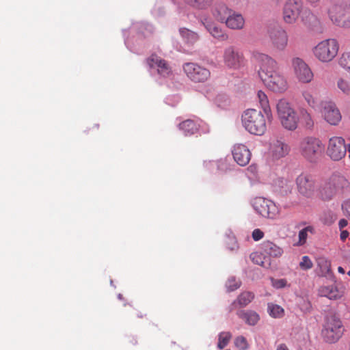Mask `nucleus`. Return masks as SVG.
I'll list each match as a JSON object with an SVG mask.
<instances>
[{
  "instance_id": "864d4df0",
  "label": "nucleus",
  "mask_w": 350,
  "mask_h": 350,
  "mask_svg": "<svg viewBox=\"0 0 350 350\" xmlns=\"http://www.w3.org/2000/svg\"><path fill=\"white\" fill-rule=\"evenodd\" d=\"M348 225V221L345 219H341L338 222V228L340 230H343Z\"/></svg>"
},
{
  "instance_id": "5701e85b",
  "label": "nucleus",
  "mask_w": 350,
  "mask_h": 350,
  "mask_svg": "<svg viewBox=\"0 0 350 350\" xmlns=\"http://www.w3.org/2000/svg\"><path fill=\"white\" fill-rule=\"evenodd\" d=\"M224 23L230 29L241 30L245 27V19L241 13L232 10Z\"/></svg>"
},
{
  "instance_id": "4d7b16f0",
  "label": "nucleus",
  "mask_w": 350,
  "mask_h": 350,
  "mask_svg": "<svg viewBox=\"0 0 350 350\" xmlns=\"http://www.w3.org/2000/svg\"><path fill=\"white\" fill-rule=\"evenodd\" d=\"M338 271L342 274H344L345 273V269L342 267H338Z\"/></svg>"
},
{
  "instance_id": "f3484780",
  "label": "nucleus",
  "mask_w": 350,
  "mask_h": 350,
  "mask_svg": "<svg viewBox=\"0 0 350 350\" xmlns=\"http://www.w3.org/2000/svg\"><path fill=\"white\" fill-rule=\"evenodd\" d=\"M269 38L273 47L278 51H284L288 46V33L282 27H278L271 30L269 32Z\"/></svg>"
},
{
  "instance_id": "f8f14e48",
  "label": "nucleus",
  "mask_w": 350,
  "mask_h": 350,
  "mask_svg": "<svg viewBox=\"0 0 350 350\" xmlns=\"http://www.w3.org/2000/svg\"><path fill=\"white\" fill-rule=\"evenodd\" d=\"M252 206L256 212L263 217L275 219L279 215V208L271 200L258 197L254 199Z\"/></svg>"
},
{
  "instance_id": "49530a36",
  "label": "nucleus",
  "mask_w": 350,
  "mask_h": 350,
  "mask_svg": "<svg viewBox=\"0 0 350 350\" xmlns=\"http://www.w3.org/2000/svg\"><path fill=\"white\" fill-rule=\"evenodd\" d=\"M240 284L239 281L236 280L234 277H231L228 278L226 282V288L229 291H233L240 286Z\"/></svg>"
},
{
  "instance_id": "ddd939ff",
  "label": "nucleus",
  "mask_w": 350,
  "mask_h": 350,
  "mask_svg": "<svg viewBox=\"0 0 350 350\" xmlns=\"http://www.w3.org/2000/svg\"><path fill=\"white\" fill-rule=\"evenodd\" d=\"M183 68L187 77L194 83H203L211 77L210 70L197 63H185Z\"/></svg>"
},
{
  "instance_id": "393cba45",
  "label": "nucleus",
  "mask_w": 350,
  "mask_h": 350,
  "mask_svg": "<svg viewBox=\"0 0 350 350\" xmlns=\"http://www.w3.org/2000/svg\"><path fill=\"white\" fill-rule=\"evenodd\" d=\"M315 271L319 276L326 277L329 275L331 273L330 261L323 256L317 258Z\"/></svg>"
},
{
  "instance_id": "052dcab7",
  "label": "nucleus",
  "mask_w": 350,
  "mask_h": 350,
  "mask_svg": "<svg viewBox=\"0 0 350 350\" xmlns=\"http://www.w3.org/2000/svg\"><path fill=\"white\" fill-rule=\"evenodd\" d=\"M302 21H303L304 22H305V19H304V16H302Z\"/></svg>"
},
{
  "instance_id": "0e129e2a",
  "label": "nucleus",
  "mask_w": 350,
  "mask_h": 350,
  "mask_svg": "<svg viewBox=\"0 0 350 350\" xmlns=\"http://www.w3.org/2000/svg\"><path fill=\"white\" fill-rule=\"evenodd\" d=\"M118 297H119L120 299H121V295H118Z\"/></svg>"
},
{
  "instance_id": "e433bc0d",
  "label": "nucleus",
  "mask_w": 350,
  "mask_h": 350,
  "mask_svg": "<svg viewBox=\"0 0 350 350\" xmlns=\"http://www.w3.org/2000/svg\"><path fill=\"white\" fill-rule=\"evenodd\" d=\"M314 232V229L312 226H308L304 228L301 229L299 232L298 234V242L297 243V245L301 246L304 245L307 241L308 237L309 234H313Z\"/></svg>"
},
{
  "instance_id": "f03ea898",
  "label": "nucleus",
  "mask_w": 350,
  "mask_h": 350,
  "mask_svg": "<svg viewBox=\"0 0 350 350\" xmlns=\"http://www.w3.org/2000/svg\"><path fill=\"white\" fill-rule=\"evenodd\" d=\"M265 114L256 109H247L241 115L244 129L250 134L262 136L267 129Z\"/></svg>"
},
{
  "instance_id": "7c9ffc66",
  "label": "nucleus",
  "mask_w": 350,
  "mask_h": 350,
  "mask_svg": "<svg viewBox=\"0 0 350 350\" xmlns=\"http://www.w3.org/2000/svg\"><path fill=\"white\" fill-rule=\"evenodd\" d=\"M199 125L192 120H187L179 124L180 130L183 131L185 135H191L196 133L198 130Z\"/></svg>"
},
{
  "instance_id": "cd10ccee",
  "label": "nucleus",
  "mask_w": 350,
  "mask_h": 350,
  "mask_svg": "<svg viewBox=\"0 0 350 350\" xmlns=\"http://www.w3.org/2000/svg\"><path fill=\"white\" fill-rule=\"evenodd\" d=\"M257 98L258 103L264 113L268 119L271 118L272 117V113L267 94L263 91L259 90L257 92Z\"/></svg>"
},
{
  "instance_id": "1a4fd4ad",
  "label": "nucleus",
  "mask_w": 350,
  "mask_h": 350,
  "mask_svg": "<svg viewBox=\"0 0 350 350\" xmlns=\"http://www.w3.org/2000/svg\"><path fill=\"white\" fill-rule=\"evenodd\" d=\"M222 57L224 66L230 70H239L245 67L247 64L243 53L234 46L226 47Z\"/></svg>"
},
{
  "instance_id": "58836bf2",
  "label": "nucleus",
  "mask_w": 350,
  "mask_h": 350,
  "mask_svg": "<svg viewBox=\"0 0 350 350\" xmlns=\"http://www.w3.org/2000/svg\"><path fill=\"white\" fill-rule=\"evenodd\" d=\"M232 338V334L229 332H222L218 336L217 347L219 349H223L229 343Z\"/></svg>"
},
{
  "instance_id": "5fc2aeb1",
  "label": "nucleus",
  "mask_w": 350,
  "mask_h": 350,
  "mask_svg": "<svg viewBox=\"0 0 350 350\" xmlns=\"http://www.w3.org/2000/svg\"><path fill=\"white\" fill-rule=\"evenodd\" d=\"M256 171H257L256 166L253 165L249 166L247 169V174H249L250 173V174L254 175L256 174Z\"/></svg>"
},
{
  "instance_id": "bb28decb",
  "label": "nucleus",
  "mask_w": 350,
  "mask_h": 350,
  "mask_svg": "<svg viewBox=\"0 0 350 350\" xmlns=\"http://www.w3.org/2000/svg\"><path fill=\"white\" fill-rule=\"evenodd\" d=\"M318 293L319 296L329 299H337L342 296V293L334 285L322 286L319 288Z\"/></svg>"
},
{
  "instance_id": "6e6552de",
  "label": "nucleus",
  "mask_w": 350,
  "mask_h": 350,
  "mask_svg": "<svg viewBox=\"0 0 350 350\" xmlns=\"http://www.w3.org/2000/svg\"><path fill=\"white\" fill-rule=\"evenodd\" d=\"M306 17H313L308 10H304L302 0H286L282 10V18L285 23L292 25L297 22L301 14Z\"/></svg>"
},
{
  "instance_id": "09e8293b",
  "label": "nucleus",
  "mask_w": 350,
  "mask_h": 350,
  "mask_svg": "<svg viewBox=\"0 0 350 350\" xmlns=\"http://www.w3.org/2000/svg\"><path fill=\"white\" fill-rule=\"evenodd\" d=\"M215 103L221 107H224L228 103V99L226 95L219 94L215 99Z\"/></svg>"
},
{
  "instance_id": "f704fd0d",
  "label": "nucleus",
  "mask_w": 350,
  "mask_h": 350,
  "mask_svg": "<svg viewBox=\"0 0 350 350\" xmlns=\"http://www.w3.org/2000/svg\"><path fill=\"white\" fill-rule=\"evenodd\" d=\"M299 121L307 128L311 129L314 125V121L310 113L306 109H301L299 111Z\"/></svg>"
},
{
  "instance_id": "603ef678",
  "label": "nucleus",
  "mask_w": 350,
  "mask_h": 350,
  "mask_svg": "<svg viewBox=\"0 0 350 350\" xmlns=\"http://www.w3.org/2000/svg\"><path fill=\"white\" fill-rule=\"evenodd\" d=\"M340 230V239L342 241H345L347 237L349 235V232L347 230Z\"/></svg>"
},
{
  "instance_id": "e2e57ef3",
  "label": "nucleus",
  "mask_w": 350,
  "mask_h": 350,
  "mask_svg": "<svg viewBox=\"0 0 350 350\" xmlns=\"http://www.w3.org/2000/svg\"><path fill=\"white\" fill-rule=\"evenodd\" d=\"M347 274L350 276V271L347 272Z\"/></svg>"
},
{
  "instance_id": "a878e982",
  "label": "nucleus",
  "mask_w": 350,
  "mask_h": 350,
  "mask_svg": "<svg viewBox=\"0 0 350 350\" xmlns=\"http://www.w3.org/2000/svg\"><path fill=\"white\" fill-rule=\"evenodd\" d=\"M232 11L224 4H218L215 5L211 9V12L213 16L219 22L224 23L228 16Z\"/></svg>"
},
{
  "instance_id": "423d86ee",
  "label": "nucleus",
  "mask_w": 350,
  "mask_h": 350,
  "mask_svg": "<svg viewBox=\"0 0 350 350\" xmlns=\"http://www.w3.org/2000/svg\"><path fill=\"white\" fill-rule=\"evenodd\" d=\"M276 110L278 119L285 129L294 131L297 128L299 116L287 99H280L276 104Z\"/></svg>"
},
{
  "instance_id": "a211bd4d",
  "label": "nucleus",
  "mask_w": 350,
  "mask_h": 350,
  "mask_svg": "<svg viewBox=\"0 0 350 350\" xmlns=\"http://www.w3.org/2000/svg\"><path fill=\"white\" fill-rule=\"evenodd\" d=\"M301 100L310 108L317 110L323 104L317 90L311 86H308L301 91Z\"/></svg>"
},
{
  "instance_id": "bf43d9fd",
  "label": "nucleus",
  "mask_w": 350,
  "mask_h": 350,
  "mask_svg": "<svg viewBox=\"0 0 350 350\" xmlns=\"http://www.w3.org/2000/svg\"><path fill=\"white\" fill-rule=\"evenodd\" d=\"M310 3H316L319 2L320 0H306Z\"/></svg>"
},
{
  "instance_id": "ea45409f",
  "label": "nucleus",
  "mask_w": 350,
  "mask_h": 350,
  "mask_svg": "<svg viewBox=\"0 0 350 350\" xmlns=\"http://www.w3.org/2000/svg\"><path fill=\"white\" fill-rule=\"evenodd\" d=\"M339 66L350 73V52H344L338 59Z\"/></svg>"
},
{
  "instance_id": "a19ab883",
  "label": "nucleus",
  "mask_w": 350,
  "mask_h": 350,
  "mask_svg": "<svg viewBox=\"0 0 350 350\" xmlns=\"http://www.w3.org/2000/svg\"><path fill=\"white\" fill-rule=\"evenodd\" d=\"M274 185L275 187L287 191L291 186V181L287 178H278L275 180Z\"/></svg>"
},
{
  "instance_id": "473e14b6",
  "label": "nucleus",
  "mask_w": 350,
  "mask_h": 350,
  "mask_svg": "<svg viewBox=\"0 0 350 350\" xmlns=\"http://www.w3.org/2000/svg\"><path fill=\"white\" fill-rule=\"evenodd\" d=\"M336 85L339 92L346 96L350 97V80L345 77H338Z\"/></svg>"
},
{
  "instance_id": "c85d7f7f",
  "label": "nucleus",
  "mask_w": 350,
  "mask_h": 350,
  "mask_svg": "<svg viewBox=\"0 0 350 350\" xmlns=\"http://www.w3.org/2000/svg\"><path fill=\"white\" fill-rule=\"evenodd\" d=\"M252 262L265 268H269L271 266L270 258L265 256V254L261 252H253L250 255Z\"/></svg>"
},
{
  "instance_id": "20e7f679",
  "label": "nucleus",
  "mask_w": 350,
  "mask_h": 350,
  "mask_svg": "<svg viewBox=\"0 0 350 350\" xmlns=\"http://www.w3.org/2000/svg\"><path fill=\"white\" fill-rule=\"evenodd\" d=\"M339 43L334 38H327L319 42L312 49V53L319 62L328 64L338 55Z\"/></svg>"
},
{
  "instance_id": "c756f323",
  "label": "nucleus",
  "mask_w": 350,
  "mask_h": 350,
  "mask_svg": "<svg viewBox=\"0 0 350 350\" xmlns=\"http://www.w3.org/2000/svg\"><path fill=\"white\" fill-rule=\"evenodd\" d=\"M239 318L242 319L250 325H255L259 321V315L254 311H239L237 312Z\"/></svg>"
},
{
  "instance_id": "c9c22d12",
  "label": "nucleus",
  "mask_w": 350,
  "mask_h": 350,
  "mask_svg": "<svg viewBox=\"0 0 350 350\" xmlns=\"http://www.w3.org/2000/svg\"><path fill=\"white\" fill-rule=\"evenodd\" d=\"M254 296L252 293L251 292H243L237 298V301H234L232 304V308H230V310H233L234 306L237 304V303L240 306H245L249 303L252 301V300L254 299Z\"/></svg>"
},
{
  "instance_id": "b1692460",
  "label": "nucleus",
  "mask_w": 350,
  "mask_h": 350,
  "mask_svg": "<svg viewBox=\"0 0 350 350\" xmlns=\"http://www.w3.org/2000/svg\"><path fill=\"white\" fill-rule=\"evenodd\" d=\"M261 250L269 258H278L283 254V250L280 247L269 241L262 243Z\"/></svg>"
},
{
  "instance_id": "680f3d73",
  "label": "nucleus",
  "mask_w": 350,
  "mask_h": 350,
  "mask_svg": "<svg viewBox=\"0 0 350 350\" xmlns=\"http://www.w3.org/2000/svg\"><path fill=\"white\" fill-rule=\"evenodd\" d=\"M349 350H350V341L349 342Z\"/></svg>"
},
{
  "instance_id": "dca6fc26",
  "label": "nucleus",
  "mask_w": 350,
  "mask_h": 350,
  "mask_svg": "<svg viewBox=\"0 0 350 350\" xmlns=\"http://www.w3.org/2000/svg\"><path fill=\"white\" fill-rule=\"evenodd\" d=\"M200 21L207 31L219 41H226L228 35L221 27L218 26L209 16L202 15Z\"/></svg>"
},
{
  "instance_id": "4be33fe9",
  "label": "nucleus",
  "mask_w": 350,
  "mask_h": 350,
  "mask_svg": "<svg viewBox=\"0 0 350 350\" xmlns=\"http://www.w3.org/2000/svg\"><path fill=\"white\" fill-rule=\"evenodd\" d=\"M289 151V146L282 140H273L270 144L269 154L275 159L284 157L288 154Z\"/></svg>"
},
{
  "instance_id": "a18cd8bd",
  "label": "nucleus",
  "mask_w": 350,
  "mask_h": 350,
  "mask_svg": "<svg viewBox=\"0 0 350 350\" xmlns=\"http://www.w3.org/2000/svg\"><path fill=\"white\" fill-rule=\"evenodd\" d=\"M300 310L304 312H310L312 309V305L308 299L301 298L298 302Z\"/></svg>"
},
{
  "instance_id": "c03bdc74",
  "label": "nucleus",
  "mask_w": 350,
  "mask_h": 350,
  "mask_svg": "<svg viewBox=\"0 0 350 350\" xmlns=\"http://www.w3.org/2000/svg\"><path fill=\"white\" fill-rule=\"evenodd\" d=\"M234 345L239 350H246L249 347L246 338L243 336H237L234 339Z\"/></svg>"
},
{
  "instance_id": "4468645a",
  "label": "nucleus",
  "mask_w": 350,
  "mask_h": 350,
  "mask_svg": "<svg viewBox=\"0 0 350 350\" xmlns=\"http://www.w3.org/2000/svg\"><path fill=\"white\" fill-rule=\"evenodd\" d=\"M291 66L295 78L302 83H310L314 74L309 65L301 57H295L291 59Z\"/></svg>"
},
{
  "instance_id": "72a5a7b5",
  "label": "nucleus",
  "mask_w": 350,
  "mask_h": 350,
  "mask_svg": "<svg viewBox=\"0 0 350 350\" xmlns=\"http://www.w3.org/2000/svg\"><path fill=\"white\" fill-rule=\"evenodd\" d=\"M185 3L197 10H206L213 4V0H183Z\"/></svg>"
},
{
  "instance_id": "aec40b11",
  "label": "nucleus",
  "mask_w": 350,
  "mask_h": 350,
  "mask_svg": "<svg viewBox=\"0 0 350 350\" xmlns=\"http://www.w3.org/2000/svg\"><path fill=\"white\" fill-rule=\"evenodd\" d=\"M232 154L234 160L241 166L247 165L251 159V152L249 148L243 144H237L233 146Z\"/></svg>"
},
{
  "instance_id": "4c0bfd02",
  "label": "nucleus",
  "mask_w": 350,
  "mask_h": 350,
  "mask_svg": "<svg viewBox=\"0 0 350 350\" xmlns=\"http://www.w3.org/2000/svg\"><path fill=\"white\" fill-rule=\"evenodd\" d=\"M267 311L269 315L273 318H281L284 313V309L281 306L272 303L268 304Z\"/></svg>"
},
{
  "instance_id": "39448f33",
  "label": "nucleus",
  "mask_w": 350,
  "mask_h": 350,
  "mask_svg": "<svg viewBox=\"0 0 350 350\" xmlns=\"http://www.w3.org/2000/svg\"><path fill=\"white\" fill-rule=\"evenodd\" d=\"M344 331V325L339 317L336 314L325 317L321 330V336L325 342L336 343L342 336Z\"/></svg>"
},
{
  "instance_id": "9d476101",
  "label": "nucleus",
  "mask_w": 350,
  "mask_h": 350,
  "mask_svg": "<svg viewBox=\"0 0 350 350\" xmlns=\"http://www.w3.org/2000/svg\"><path fill=\"white\" fill-rule=\"evenodd\" d=\"M328 15L337 25L350 27V4H333L328 10Z\"/></svg>"
},
{
  "instance_id": "6e6d98bb",
  "label": "nucleus",
  "mask_w": 350,
  "mask_h": 350,
  "mask_svg": "<svg viewBox=\"0 0 350 350\" xmlns=\"http://www.w3.org/2000/svg\"><path fill=\"white\" fill-rule=\"evenodd\" d=\"M276 350H288V347L284 344H280L278 346Z\"/></svg>"
},
{
  "instance_id": "8fccbe9b",
  "label": "nucleus",
  "mask_w": 350,
  "mask_h": 350,
  "mask_svg": "<svg viewBox=\"0 0 350 350\" xmlns=\"http://www.w3.org/2000/svg\"><path fill=\"white\" fill-rule=\"evenodd\" d=\"M252 236L253 239L257 241L263 238L264 232L261 230L256 228L252 232Z\"/></svg>"
},
{
  "instance_id": "3c124183",
  "label": "nucleus",
  "mask_w": 350,
  "mask_h": 350,
  "mask_svg": "<svg viewBox=\"0 0 350 350\" xmlns=\"http://www.w3.org/2000/svg\"><path fill=\"white\" fill-rule=\"evenodd\" d=\"M343 213L345 215L350 217V199L344 202L342 205Z\"/></svg>"
},
{
  "instance_id": "2f4dec72",
  "label": "nucleus",
  "mask_w": 350,
  "mask_h": 350,
  "mask_svg": "<svg viewBox=\"0 0 350 350\" xmlns=\"http://www.w3.org/2000/svg\"><path fill=\"white\" fill-rule=\"evenodd\" d=\"M179 31L184 41L189 44H193L199 40L198 34L188 29L180 28Z\"/></svg>"
},
{
  "instance_id": "de8ad7c7",
  "label": "nucleus",
  "mask_w": 350,
  "mask_h": 350,
  "mask_svg": "<svg viewBox=\"0 0 350 350\" xmlns=\"http://www.w3.org/2000/svg\"><path fill=\"white\" fill-rule=\"evenodd\" d=\"M271 282L273 287L277 289L282 288L287 286V280L284 278L274 279L271 278Z\"/></svg>"
},
{
  "instance_id": "f257e3e1",
  "label": "nucleus",
  "mask_w": 350,
  "mask_h": 350,
  "mask_svg": "<svg viewBox=\"0 0 350 350\" xmlns=\"http://www.w3.org/2000/svg\"><path fill=\"white\" fill-rule=\"evenodd\" d=\"M252 57L258 64L259 77L269 90L275 94H283L288 90V80L278 70V63L273 58L258 51H254Z\"/></svg>"
},
{
  "instance_id": "13d9d810",
  "label": "nucleus",
  "mask_w": 350,
  "mask_h": 350,
  "mask_svg": "<svg viewBox=\"0 0 350 350\" xmlns=\"http://www.w3.org/2000/svg\"><path fill=\"white\" fill-rule=\"evenodd\" d=\"M347 152H348V157L350 159V142L347 145Z\"/></svg>"
},
{
  "instance_id": "2eb2a0df",
  "label": "nucleus",
  "mask_w": 350,
  "mask_h": 350,
  "mask_svg": "<svg viewBox=\"0 0 350 350\" xmlns=\"http://www.w3.org/2000/svg\"><path fill=\"white\" fill-rule=\"evenodd\" d=\"M321 115L324 120L332 126H337L342 120V114L333 101H325L322 104Z\"/></svg>"
},
{
  "instance_id": "6ab92c4d",
  "label": "nucleus",
  "mask_w": 350,
  "mask_h": 350,
  "mask_svg": "<svg viewBox=\"0 0 350 350\" xmlns=\"http://www.w3.org/2000/svg\"><path fill=\"white\" fill-rule=\"evenodd\" d=\"M296 183L298 191L304 196H310L315 189L314 180L308 174H300L296 179Z\"/></svg>"
},
{
  "instance_id": "79ce46f5",
  "label": "nucleus",
  "mask_w": 350,
  "mask_h": 350,
  "mask_svg": "<svg viewBox=\"0 0 350 350\" xmlns=\"http://www.w3.org/2000/svg\"><path fill=\"white\" fill-rule=\"evenodd\" d=\"M321 219L324 224L331 225L336 221V216L332 211H329L323 213Z\"/></svg>"
},
{
  "instance_id": "412c9836",
  "label": "nucleus",
  "mask_w": 350,
  "mask_h": 350,
  "mask_svg": "<svg viewBox=\"0 0 350 350\" xmlns=\"http://www.w3.org/2000/svg\"><path fill=\"white\" fill-rule=\"evenodd\" d=\"M147 64L150 68H157L158 73L163 76H168L171 72V68L165 62L156 55H152L147 59Z\"/></svg>"
},
{
  "instance_id": "9b49d317",
  "label": "nucleus",
  "mask_w": 350,
  "mask_h": 350,
  "mask_svg": "<svg viewBox=\"0 0 350 350\" xmlns=\"http://www.w3.org/2000/svg\"><path fill=\"white\" fill-rule=\"evenodd\" d=\"M347 146L345 139L339 136L329 137L326 144V154L334 161H339L347 154Z\"/></svg>"
},
{
  "instance_id": "0eeeda50",
  "label": "nucleus",
  "mask_w": 350,
  "mask_h": 350,
  "mask_svg": "<svg viewBox=\"0 0 350 350\" xmlns=\"http://www.w3.org/2000/svg\"><path fill=\"white\" fill-rule=\"evenodd\" d=\"M350 187L349 180L342 174L334 173L325 180L320 189L323 200L332 199L337 193Z\"/></svg>"
},
{
  "instance_id": "37998d69",
  "label": "nucleus",
  "mask_w": 350,
  "mask_h": 350,
  "mask_svg": "<svg viewBox=\"0 0 350 350\" xmlns=\"http://www.w3.org/2000/svg\"><path fill=\"white\" fill-rule=\"evenodd\" d=\"M299 267L301 270L307 271L313 267V262L308 256H302L301 261L299 263Z\"/></svg>"
},
{
  "instance_id": "69168bd1",
  "label": "nucleus",
  "mask_w": 350,
  "mask_h": 350,
  "mask_svg": "<svg viewBox=\"0 0 350 350\" xmlns=\"http://www.w3.org/2000/svg\"><path fill=\"white\" fill-rule=\"evenodd\" d=\"M226 350H230V349H226Z\"/></svg>"
},
{
  "instance_id": "7ed1b4c3",
  "label": "nucleus",
  "mask_w": 350,
  "mask_h": 350,
  "mask_svg": "<svg viewBox=\"0 0 350 350\" xmlns=\"http://www.w3.org/2000/svg\"><path fill=\"white\" fill-rule=\"evenodd\" d=\"M323 150V144L318 137L307 136L299 142V150L301 155L310 163H317L321 157Z\"/></svg>"
}]
</instances>
